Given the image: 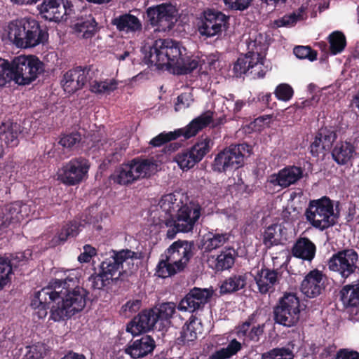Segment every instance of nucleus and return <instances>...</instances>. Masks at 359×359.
<instances>
[{"label":"nucleus","instance_id":"1","mask_svg":"<svg viewBox=\"0 0 359 359\" xmlns=\"http://www.w3.org/2000/svg\"><path fill=\"white\" fill-rule=\"evenodd\" d=\"M58 278L53 280L43 288L41 299L50 295L53 304L50 310V319L55 322L65 321L81 311L86 304L88 292L78 285V272L61 270L55 272Z\"/></svg>","mask_w":359,"mask_h":359},{"label":"nucleus","instance_id":"2","mask_svg":"<svg viewBox=\"0 0 359 359\" xmlns=\"http://www.w3.org/2000/svg\"><path fill=\"white\" fill-rule=\"evenodd\" d=\"M186 48L178 41L170 39H158L154 41L145 53L144 61L150 66H156L158 69L164 67L176 69L178 74H188L198 67L196 59L185 57Z\"/></svg>","mask_w":359,"mask_h":359},{"label":"nucleus","instance_id":"3","mask_svg":"<svg viewBox=\"0 0 359 359\" xmlns=\"http://www.w3.org/2000/svg\"><path fill=\"white\" fill-rule=\"evenodd\" d=\"M212 121L213 112L208 110L194 118L184 128H178L174 131H163L159 133L150 140L149 146L151 147H163L162 151L163 154L170 156L182 147V143L173 141L182 136L185 139H189L196 135L199 131L208 126Z\"/></svg>","mask_w":359,"mask_h":359},{"label":"nucleus","instance_id":"4","mask_svg":"<svg viewBox=\"0 0 359 359\" xmlns=\"http://www.w3.org/2000/svg\"><path fill=\"white\" fill-rule=\"evenodd\" d=\"M8 37L18 47H35L44 43L48 39L46 27L32 18H21L8 25Z\"/></svg>","mask_w":359,"mask_h":359},{"label":"nucleus","instance_id":"5","mask_svg":"<svg viewBox=\"0 0 359 359\" xmlns=\"http://www.w3.org/2000/svg\"><path fill=\"white\" fill-rule=\"evenodd\" d=\"M154 158H133L116 169L111 178L121 185H128L154 175L158 168Z\"/></svg>","mask_w":359,"mask_h":359},{"label":"nucleus","instance_id":"6","mask_svg":"<svg viewBox=\"0 0 359 359\" xmlns=\"http://www.w3.org/2000/svg\"><path fill=\"white\" fill-rule=\"evenodd\" d=\"M334 205V201L327 196L311 201L306 211V219L313 227L320 231L332 226L338 217Z\"/></svg>","mask_w":359,"mask_h":359},{"label":"nucleus","instance_id":"7","mask_svg":"<svg viewBox=\"0 0 359 359\" xmlns=\"http://www.w3.org/2000/svg\"><path fill=\"white\" fill-rule=\"evenodd\" d=\"M186 202H188V196L180 191L163 196L158 203L159 209L151 212L154 231L157 232L165 226H169L172 217Z\"/></svg>","mask_w":359,"mask_h":359},{"label":"nucleus","instance_id":"8","mask_svg":"<svg viewBox=\"0 0 359 359\" xmlns=\"http://www.w3.org/2000/svg\"><path fill=\"white\" fill-rule=\"evenodd\" d=\"M15 71V83L20 86L29 85L44 71V65L33 55H21L13 59Z\"/></svg>","mask_w":359,"mask_h":359},{"label":"nucleus","instance_id":"9","mask_svg":"<svg viewBox=\"0 0 359 359\" xmlns=\"http://www.w3.org/2000/svg\"><path fill=\"white\" fill-rule=\"evenodd\" d=\"M300 311V301L296 294L285 293L275 308V320L278 324L292 327L299 321Z\"/></svg>","mask_w":359,"mask_h":359},{"label":"nucleus","instance_id":"10","mask_svg":"<svg viewBox=\"0 0 359 359\" xmlns=\"http://www.w3.org/2000/svg\"><path fill=\"white\" fill-rule=\"evenodd\" d=\"M177 10L170 3L149 7L146 11L148 22L158 32H167L174 27Z\"/></svg>","mask_w":359,"mask_h":359},{"label":"nucleus","instance_id":"11","mask_svg":"<svg viewBox=\"0 0 359 359\" xmlns=\"http://www.w3.org/2000/svg\"><path fill=\"white\" fill-rule=\"evenodd\" d=\"M89 168L86 158H73L58 169L56 179L65 185L74 186L87 178Z\"/></svg>","mask_w":359,"mask_h":359},{"label":"nucleus","instance_id":"12","mask_svg":"<svg viewBox=\"0 0 359 359\" xmlns=\"http://www.w3.org/2000/svg\"><path fill=\"white\" fill-rule=\"evenodd\" d=\"M140 255L130 250H122L118 252L113 251L109 258L103 261L100 270L102 271L110 280L122 271L130 269L133 265L134 259H139Z\"/></svg>","mask_w":359,"mask_h":359},{"label":"nucleus","instance_id":"13","mask_svg":"<svg viewBox=\"0 0 359 359\" xmlns=\"http://www.w3.org/2000/svg\"><path fill=\"white\" fill-rule=\"evenodd\" d=\"M38 9L42 18L57 23L66 21L74 13V6L69 0H43Z\"/></svg>","mask_w":359,"mask_h":359},{"label":"nucleus","instance_id":"14","mask_svg":"<svg viewBox=\"0 0 359 359\" xmlns=\"http://www.w3.org/2000/svg\"><path fill=\"white\" fill-rule=\"evenodd\" d=\"M201 205L188 198V202L182 205L172 217L169 226L174 225L181 232L191 231L201 217Z\"/></svg>","mask_w":359,"mask_h":359},{"label":"nucleus","instance_id":"15","mask_svg":"<svg viewBox=\"0 0 359 359\" xmlns=\"http://www.w3.org/2000/svg\"><path fill=\"white\" fill-rule=\"evenodd\" d=\"M36 206L34 202L22 203L15 201L6 205L4 209L1 219V228L15 226L35 211Z\"/></svg>","mask_w":359,"mask_h":359},{"label":"nucleus","instance_id":"16","mask_svg":"<svg viewBox=\"0 0 359 359\" xmlns=\"http://www.w3.org/2000/svg\"><path fill=\"white\" fill-rule=\"evenodd\" d=\"M337 127L335 126H323L316 133L314 141L310 146L311 153L313 157H325L330 152L333 143L337 138Z\"/></svg>","mask_w":359,"mask_h":359},{"label":"nucleus","instance_id":"17","mask_svg":"<svg viewBox=\"0 0 359 359\" xmlns=\"http://www.w3.org/2000/svg\"><path fill=\"white\" fill-rule=\"evenodd\" d=\"M204 18L198 27L201 35L211 37L222 34L226 29L229 17L223 13L212 9L204 11Z\"/></svg>","mask_w":359,"mask_h":359},{"label":"nucleus","instance_id":"18","mask_svg":"<svg viewBox=\"0 0 359 359\" xmlns=\"http://www.w3.org/2000/svg\"><path fill=\"white\" fill-rule=\"evenodd\" d=\"M358 260V255L354 250L339 251L330 259L329 269L338 272L342 277L347 278L355 271Z\"/></svg>","mask_w":359,"mask_h":359},{"label":"nucleus","instance_id":"19","mask_svg":"<svg viewBox=\"0 0 359 359\" xmlns=\"http://www.w3.org/2000/svg\"><path fill=\"white\" fill-rule=\"evenodd\" d=\"M90 67L77 66L68 70L63 76L62 85L65 92L73 94L82 89L88 81Z\"/></svg>","mask_w":359,"mask_h":359},{"label":"nucleus","instance_id":"20","mask_svg":"<svg viewBox=\"0 0 359 359\" xmlns=\"http://www.w3.org/2000/svg\"><path fill=\"white\" fill-rule=\"evenodd\" d=\"M192 256V245L185 241L174 242L165 252V257L180 271L187 266Z\"/></svg>","mask_w":359,"mask_h":359},{"label":"nucleus","instance_id":"21","mask_svg":"<svg viewBox=\"0 0 359 359\" xmlns=\"http://www.w3.org/2000/svg\"><path fill=\"white\" fill-rule=\"evenodd\" d=\"M212 295V290L194 287L180 301L178 309L183 311L194 312L202 309Z\"/></svg>","mask_w":359,"mask_h":359},{"label":"nucleus","instance_id":"22","mask_svg":"<svg viewBox=\"0 0 359 359\" xmlns=\"http://www.w3.org/2000/svg\"><path fill=\"white\" fill-rule=\"evenodd\" d=\"M246 44L248 50L246 55L255 58L257 62L263 65L266 52L268 49L265 35L258 31H253L250 33Z\"/></svg>","mask_w":359,"mask_h":359},{"label":"nucleus","instance_id":"23","mask_svg":"<svg viewBox=\"0 0 359 359\" xmlns=\"http://www.w3.org/2000/svg\"><path fill=\"white\" fill-rule=\"evenodd\" d=\"M30 255L29 250L19 252L13 258L12 262L7 257H0V290L11 282L13 266H22L26 262L25 259Z\"/></svg>","mask_w":359,"mask_h":359},{"label":"nucleus","instance_id":"24","mask_svg":"<svg viewBox=\"0 0 359 359\" xmlns=\"http://www.w3.org/2000/svg\"><path fill=\"white\" fill-rule=\"evenodd\" d=\"M156 322V316L152 310L144 311L128 324L126 330L133 336L150 330Z\"/></svg>","mask_w":359,"mask_h":359},{"label":"nucleus","instance_id":"25","mask_svg":"<svg viewBox=\"0 0 359 359\" xmlns=\"http://www.w3.org/2000/svg\"><path fill=\"white\" fill-rule=\"evenodd\" d=\"M74 32L82 39H92L100 30L98 23L92 14L81 15L72 26Z\"/></svg>","mask_w":359,"mask_h":359},{"label":"nucleus","instance_id":"26","mask_svg":"<svg viewBox=\"0 0 359 359\" xmlns=\"http://www.w3.org/2000/svg\"><path fill=\"white\" fill-rule=\"evenodd\" d=\"M323 288V274L318 270L309 272L301 285L302 292L309 298H314L318 296Z\"/></svg>","mask_w":359,"mask_h":359},{"label":"nucleus","instance_id":"27","mask_svg":"<svg viewBox=\"0 0 359 359\" xmlns=\"http://www.w3.org/2000/svg\"><path fill=\"white\" fill-rule=\"evenodd\" d=\"M154 347V340L150 336L144 335L132 341L126 348L125 352L133 358H139L150 353Z\"/></svg>","mask_w":359,"mask_h":359},{"label":"nucleus","instance_id":"28","mask_svg":"<svg viewBox=\"0 0 359 359\" xmlns=\"http://www.w3.org/2000/svg\"><path fill=\"white\" fill-rule=\"evenodd\" d=\"M236 252L233 250H222L219 255H210L207 259L210 268L217 271L230 269L234 264Z\"/></svg>","mask_w":359,"mask_h":359},{"label":"nucleus","instance_id":"29","mask_svg":"<svg viewBox=\"0 0 359 359\" xmlns=\"http://www.w3.org/2000/svg\"><path fill=\"white\" fill-rule=\"evenodd\" d=\"M111 24L116 27L119 32L126 33H136L141 32L142 25L140 20L135 15L124 13L111 20Z\"/></svg>","mask_w":359,"mask_h":359},{"label":"nucleus","instance_id":"30","mask_svg":"<svg viewBox=\"0 0 359 359\" xmlns=\"http://www.w3.org/2000/svg\"><path fill=\"white\" fill-rule=\"evenodd\" d=\"M302 170L295 166L285 168L276 175H273L269 180V183L287 187L295 183L302 176Z\"/></svg>","mask_w":359,"mask_h":359},{"label":"nucleus","instance_id":"31","mask_svg":"<svg viewBox=\"0 0 359 359\" xmlns=\"http://www.w3.org/2000/svg\"><path fill=\"white\" fill-rule=\"evenodd\" d=\"M316 247L307 238H300L294 244L292 253L294 257L304 261L311 262L315 257Z\"/></svg>","mask_w":359,"mask_h":359},{"label":"nucleus","instance_id":"32","mask_svg":"<svg viewBox=\"0 0 359 359\" xmlns=\"http://www.w3.org/2000/svg\"><path fill=\"white\" fill-rule=\"evenodd\" d=\"M286 229L280 224L268 226L263 234V243L267 248L281 244L286 240Z\"/></svg>","mask_w":359,"mask_h":359},{"label":"nucleus","instance_id":"33","mask_svg":"<svg viewBox=\"0 0 359 359\" xmlns=\"http://www.w3.org/2000/svg\"><path fill=\"white\" fill-rule=\"evenodd\" d=\"M264 332V325H252L248 320L238 326L236 334L244 342L258 341Z\"/></svg>","mask_w":359,"mask_h":359},{"label":"nucleus","instance_id":"34","mask_svg":"<svg viewBox=\"0 0 359 359\" xmlns=\"http://www.w3.org/2000/svg\"><path fill=\"white\" fill-rule=\"evenodd\" d=\"M213 144L214 142L210 137H201L190 149L178 154L175 157H204L210 151Z\"/></svg>","mask_w":359,"mask_h":359},{"label":"nucleus","instance_id":"35","mask_svg":"<svg viewBox=\"0 0 359 359\" xmlns=\"http://www.w3.org/2000/svg\"><path fill=\"white\" fill-rule=\"evenodd\" d=\"M340 293L343 304L346 307H351V314L353 312L357 314L359 312L357 308L359 304V285H347L341 289Z\"/></svg>","mask_w":359,"mask_h":359},{"label":"nucleus","instance_id":"36","mask_svg":"<svg viewBox=\"0 0 359 359\" xmlns=\"http://www.w3.org/2000/svg\"><path fill=\"white\" fill-rule=\"evenodd\" d=\"M255 280L258 286L259 291L265 294L269 292L276 283L277 273L267 269H262L260 271H257L255 276Z\"/></svg>","mask_w":359,"mask_h":359},{"label":"nucleus","instance_id":"37","mask_svg":"<svg viewBox=\"0 0 359 359\" xmlns=\"http://www.w3.org/2000/svg\"><path fill=\"white\" fill-rule=\"evenodd\" d=\"M248 274H236L224 280L220 285L221 294H228L243 289L247 283Z\"/></svg>","mask_w":359,"mask_h":359},{"label":"nucleus","instance_id":"38","mask_svg":"<svg viewBox=\"0 0 359 359\" xmlns=\"http://www.w3.org/2000/svg\"><path fill=\"white\" fill-rule=\"evenodd\" d=\"M20 133V126L17 123H2L1 125L0 140L4 141L8 146L18 145Z\"/></svg>","mask_w":359,"mask_h":359},{"label":"nucleus","instance_id":"39","mask_svg":"<svg viewBox=\"0 0 359 359\" xmlns=\"http://www.w3.org/2000/svg\"><path fill=\"white\" fill-rule=\"evenodd\" d=\"M200 330V323L194 317H191L189 322L187 323L180 332V336L177 338L180 344H186L194 341L197 337V333Z\"/></svg>","mask_w":359,"mask_h":359},{"label":"nucleus","instance_id":"40","mask_svg":"<svg viewBox=\"0 0 359 359\" xmlns=\"http://www.w3.org/2000/svg\"><path fill=\"white\" fill-rule=\"evenodd\" d=\"M252 146L247 143L232 144L218 153L215 157H245L252 154Z\"/></svg>","mask_w":359,"mask_h":359},{"label":"nucleus","instance_id":"41","mask_svg":"<svg viewBox=\"0 0 359 359\" xmlns=\"http://www.w3.org/2000/svg\"><path fill=\"white\" fill-rule=\"evenodd\" d=\"M42 292L43 288L35 294L31 303V306L34 310V315L37 316L39 319H43L46 317L49 308L48 305L50 303L53 304V299L50 298V295L46 297V300L41 298Z\"/></svg>","mask_w":359,"mask_h":359},{"label":"nucleus","instance_id":"42","mask_svg":"<svg viewBox=\"0 0 359 359\" xmlns=\"http://www.w3.org/2000/svg\"><path fill=\"white\" fill-rule=\"evenodd\" d=\"M258 65H261L260 63L257 62L255 58L249 57L245 54V55L239 57L233 64V75L236 77H241L242 75L245 74L249 69Z\"/></svg>","mask_w":359,"mask_h":359},{"label":"nucleus","instance_id":"43","mask_svg":"<svg viewBox=\"0 0 359 359\" xmlns=\"http://www.w3.org/2000/svg\"><path fill=\"white\" fill-rule=\"evenodd\" d=\"M241 344L236 339L231 340L226 347L216 350L210 355V359H229L235 355L241 349Z\"/></svg>","mask_w":359,"mask_h":359},{"label":"nucleus","instance_id":"44","mask_svg":"<svg viewBox=\"0 0 359 359\" xmlns=\"http://www.w3.org/2000/svg\"><path fill=\"white\" fill-rule=\"evenodd\" d=\"M118 83L114 79L98 81L94 80L90 82L89 90L96 95H109L117 88Z\"/></svg>","mask_w":359,"mask_h":359},{"label":"nucleus","instance_id":"45","mask_svg":"<svg viewBox=\"0 0 359 359\" xmlns=\"http://www.w3.org/2000/svg\"><path fill=\"white\" fill-rule=\"evenodd\" d=\"M15 76L13 60L9 62L8 60L0 57V86H5L11 81L15 82Z\"/></svg>","mask_w":359,"mask_h":359},{"label":"nucleus","instance_id":"46","mask_svg":"<svg viewBox=\"0 0 359 359\" xmlns=\"http://www.w3.org/2000/svg\"><path fill=\"white\" fill-rule=\"evenodd\" d=\"M151 310L156 316V322L160 321L163 323V322H168L172 318L175 312L176 306L172 302H166L154 307Z\"/></svg>","mask_w":359,"mask_h":359},{"label":"nucleus","instance_id":"47","mask_svg":"<svg viewBox=\"0 0 359 359\" xmlns=\"http://www.w3.org/2000/svg\"><path fill=\"white\" fill-rule=\"evenodd\" d=\"M328 41L332 55H337L341 53L346 46L345 35L339 31L332 32L328 36Z\"/></svg>","mask_w":359,"mask_h":359},{"label":"nucleus","instance_id":"48","mask_svg":"<svg viewBox=\"0 0 359 359\" xmlns=\"http://www.w3.org/2000/svg\"><path fill=\"white\" fill-rule=\"evenodd\" d=\"M229 238V235L224 233H210L205 236L203 241V247L206 250H212L223 245Z\"/></svg>","mask_w":359,"mask_h":359},{"label":"nucleus","instance_id":"49","mask_svg":"<svg viewBox=\"0 0 359 359\" xmlns=\"http://www.w3.org/2000/svg\"><path fill=\"white\" fill-rule=\"evenodd\" d=\"M82 226H83V224H79L76 221H74L64 226L57 236V241H54V244H57L59 242H64L69 237L76 236L81 231Z\"/></svg>","mask_w":359,"mask_h":359},{"label":"nucleus","instance_id":"50","mask_svg":"<svg viewBox=\"0 0 359 359\" xmlns=\"http://www.w3.org/2000/svg\"><path fill=\"white\" fill-rule=\"evenodd\" d=\"M355 147L347 141L337 142L331 151L332 157H353Z\"/></svg>","mask_w":359,"mask_h":359},{"label":"nucleus","instance_id":"51","mask_svg":"<svg viewBox=\"0 0 359 359\" xmlns=\"http://www.w3.org/2000/svg\"><path fill=\"white\" fill-rule=\"evenodd\" d=\"M180 271L177 269L176 266L165 257V259H162L158 262L156 266V274L158 277L165 278Z\"/></svg>","mask_w":359,"mask_h":359},{"label":"nucleus","instance_id":"52","mask_svg":"<svg viewBox=\"0 0 359 359\" xmlns=\"http://www.w3.org/2000/svg\"><path fill=\"white\" fill-rule=\"evenodd\" d=\"M262 359H294V354L289 348H275L263 353Z\"/></svg>","mask_w":359,"mask_h":359},{"label":"nucleus","instance_id":"53","mask_svg":"<svg viewBox=\"0 0 359 359\" xmlns=\"http://www.w3.org/2000/svg\"><path fill=\"white\" fill-rule=\"evenodd\" d=\"M274 93L278 100L287 102L292 97L294 90L290 85L280 83L276 88Z\"/></svg>","mask_w":359,"mask_h":359},{"label":"nucleus","instance_id":"54","mask_svg":"<svg viewBox=\"0 0 359 359\" xmlns=\"http://www.w3.org/2000/svg\"><path fill=\"white\" fill-rule=\"evenodd\" d=\"M293 53L299 59H308L310 61H314L317 59V52L309 46H296Z\"/></svg>","mask_w":359,"mask_h":359},{"label":"nucleus","instance_id":"55","mask_svg":"<svg viewBox=\"0 0 359 359\" xmlns=\"http://www.w3.org/2000/svg\"><path fill=\"white\" fill-rule=\"evenodd\" d=\"M232 158H215L212 163V169L217 172H226L238 166H234Z\"/></svg>","mask_w":359,"mask_h":359},{"label":"nucleus","instance_id":"56","mask_svg":"<svg viewBox=\"0 0 359 359\" xmlns=\"http://www.w3.org/2000/svg\"><path fill=\"white\" fill-rule=\"evenodd\" d=\"M110 279L100 270L98 273L93 274L89 278L92 287L95 289H101L109 282Z\"/></svg>","mask_w":359,"mask_h":359},{"label":"nucleus","instance_id":"57","mask_svg":"<svg viewBox=\"0 0 359 359\" xmlns=\"http://www.w3.org/2000/svg\"><path fill=\"white\" fill-rule=\"evenodd\" d=\"M223 1L229 9L243 11L250 6L252 0H223Z\"/></svg>","mask_w":359,"mask_h":359},{"label":"nucleus","instance_id":"58","mask_svg":"<svg viewBox=\"0 0 359 359\" xmlns=\"http://www.w3.org/2000/svg\"><path fill=\"white\" fill-rule=\"evenodd\" d=\"M81 140V135L79 133H70L64 135L60 140L59 144L64 148H72Z\"/></svg>","mask_w":359,"mask_h":359},{"label":"nucleus","instance_id":"59","mask_svg":"<svg viewBox=\"0 0 359 359\" xmlns=\"http://www.w3.org/2000/svg\"><path fill=\"white\" fill-rule=\"evenodd\" d=\"M192 100L189 93H184L179 95L177 97V101L175 104V109L178 111L182 109L188 108Z\"/></svg>","mask_w":359,"mask_h":359},{"label":"nucleus","instance_id":"60","mask_svg":"<svg viewBox=\"0 0 359 359\" xmlns=\"http://www.w3.org/2000/svg\"><path fill=\"white\" fill-rule=\"evenodd\" d=\"M141 304L142 302L139 299L128 301L122 306V311L124 313L125 316H130L139 311L141 307Z\"/></svg>","mask_w":359,"mask_h":359},{"label":"nucleus","instance_id":"61","mask_svg":"<svg viewBox=\"0 0 359 359\" xmlns=\"http://www.w3.org/2000/svg\"><path fill=\"white\" fill-rule=\"evenodd\" d=\"M297 22V18L294 13L285 15L283 18L275 20V25L278 27H290L294 25Z\"/></svg>","mask_w":359,"mask_h":359},{"label":"nucleus","instance_id":"62","mask_svg":"<svg viewBox=\"0 0 359 359\" xmlns=\"http://www.w3.org/2000/svg\"><path fill=\"white\" fill-rule=\"evenodd\" d=\"M201 158H173L178 166L183 170H188L193 168Z\"/></svg>","mask_w":359,"mask_h":359},{"label":"nucleus","instance_id":"63","mask_svg":"<svg viewBox=\"0 0 359 359\" xmlns=\"http://www.w3.org/2000/svg\"><path fill=\"white\" fill-rule=\"evenodd\" d=\"M95 255V249L90 245H86L83 247V252L78 257V260L81 263L90 262L91 257Z\"/></svg>","mask_w":359,"mask_h":359},{"label":"nucleus","instance_id":"64","mask_svg":"<svg viewBox=\"0 0 359 359\" xmlns=\"http://www.w3.org/2000/svg\"><path fill=\"white\" fill-rule=\"evenodd\" d=\"M1 346L6 348H12L13 344V335L11 331L0 333Z\"/></svg>","mask_w":359,"mask_h":359}]
</instances>
